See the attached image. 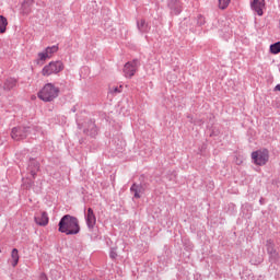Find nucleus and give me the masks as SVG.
<instances>
[{
    "label": "nucleus",
    "mask_w": 280,
    "mask_h": 280,
    "mask_svg": "<svg viewBox=\"0 0 280 280\" xmlns=\"http://www.w3.org/2000/svg\"><path fill=\"white\" fill-rule=\"evenodd\" d=\"M82 231L80 220L71 214L61 217L58 223V232L65 235H78Z\"/></svg>",
    "instance_id": "f257e3e1"
},
{
    "label": "nucleus",
    "mask_w": 280,
    "mask_h": 280,
    "mask_svg": "<svg viewBox=\"0 0 280 280\" xmlns=\"http://www.w3.org/2000/svg\"><path fill=\"white\" fill-rule=\"evenodd\" d=\"M38 132V126L30 125V126H19L13 127L11 130V137L14 141H23V139H27V137L32 135H36Z\"/></svg>",
    "instance_id": "f03ea898"
},
{
    "label": "nucleus",
    "mask_w": 280,
    "mask_h": 280,
    "mask_svg": "<svg viewBox=\"0 0 280 280\" xmlns=\"http://www.w3.org/2000/svg\"><path fill=\"white\" fill-rule=\"evenodd\" d=\"M58 95H60V88H57L54 83H46L37 93L42 102H54Z\"/></svg>",
    "instance_id": "7ed1b4c3"
},
{
    "label": "nucleus",
    "mask_w": 280,
    "mask_h": 280,
    "mask_svg": "<svg viewBox=\"0 0 280 280\" xmlns=\"http://www.w3.org/2000/svg\"><path fill=\"white\" fill-rule=\"evenodd\" d=\"M77 126L79 130H83V133L92 139H95V137L100 135V127H97L95 120L93 119H86L84 122L77 119Z\"/></svg>",
    "instance_id": "20e7f679"
},
{
    "label": "nucleus",
    "mask_w": 280,
    "mask_h": 280,
    "mask_svg": "<svg viewBox=\"0 0 280 280\" xmlns=\"http://www.w3.org/2000/svg\"><path fill=\"white\" fill-rule=\"evenodd\" d=\"M84 219L90 233H92V240H97V237H100V231L95 229V224H97V217H95L93 208H88V212L84 213Z\"/></svg>",
    "instance_id": "39448f33"
},
{
    "label": "nucleus",
    "mask_w": 280,
    "mask_h": 280,
    "mask_svg": "<svg viewBox=\"0 0 280 280\" xmlns=\"http://www.w3.org/2000/svg\"><path fill=\"white\" fill-rule=\"evenodd\" d=\"M270 159V151L268 149H259L252 152V161L254 165H258L259 167L266 165Z\"/></svg>",
    "instance_id": "423d86ee"
},
{
    "label": "nucleus",
    "mask_w": 280,
    "mask_h": 280,
    "mask_svg": "<svg viewBox=\"0 0 280 280\" xmlns=\"http://www.w3.org/2000/svg\"><path fill=\"white\" fill-rule=\"evenodd\" d=\"M65 70V63L62 61H50L42 70V75L49 78V75L58 74L60 71Z\"/></svg>",
    "instance_id": "0eeeda50"
},
{
    "label": "nucleus",
    "mask_w": 280,
    "mask_h": 280,
    "mask_svg": "<svg viewBox=\"0 0 280 280\" xmlns=\"http://www.w3.org/2000/svg\"><path fill=\"white\" fill-rule=\"evenodd\" d=\"M140 67H141V61L137 58L131 61H127L122 69V72L125 73V78H128L129 80L131 78H135V73H137Z\"/></svg>",
    "instance_id": "6e6552de"
},
{
    "label": "nucleus",
    "mask_w": 280,
    "mask_h": 280,
    "mask_svg": "<svg viewBox=\"0 0 280 280\" xmlns=\"http://www.w3.org/2000/svg\"><path fill=\"white\" fill-rule=\"evenodd\" d=\"M267 255L269 256L270 264H277L279 261V252L275 248V241L269 238L266 241Z\"/></svg>",
    "instance_id": "1a4fd4ad"
},
{
    "label": "nucleus",
    "mask_w": 280,
    "mask_h": 280,
    "mask_svg": "<svg viewBox=\"0 0 280 280\" xmlns=\"http://www.w3.org/2000/svg\"><path fill=\"white\" fill-rule=\"evenodd\" d=\"M130 194L132 195V200L141 199V196L145 194V184L133 183L130 186Z\"/></svg>",
    "instance_id": "9d476101"
},
{
    "label": "nucleus",
    "mask_w": 280,
    "mask_h": 280,
    "mask_svg": "<svg viewBox=\"0 0 280 280\" xmlns=\"http://www.w3.org/2000/svg\"><path fill=\"white\" fill-rule=\"evenodd\" d=\"M167 8L172 16H178L183 12V2L180 0H167Z\"/></svg>",
    "instance_id": "9b49d317"
},
{
    "label": "nucleus",
    "mask_w": 280,
    "mask_h": 280,
    "mask_svg": "<svg viewBox=\"0 0 280 280\" xmlns=\"http://www.w3.org/2000/svg\"><path fill=\"white\" fill-rule=\"evenodd\" d=\"M33 179H36L38 172H40V163L34 158H30L27 167Z\"/></svg>",
    "instance_id": "f8f14e48"
},
{
    "label": "nucleus",
    "mask_w": 280,
    "mask_h": 280,
    "mask_svg": "<svg viewBox=\"0 0 280 280\" xmlns=\"http://www.w3.org/2000/svg\"><path fill=\"white\" fill-rule=\"evenodd\" d=\"M250 8L258 16H264V8H266V0H253Z\"/></svg>",
    "instance_id": "ddd939ff"
},
{
    "label": "nucleus",
    "mask_w": 280,
    "mask_h": 280,
    "mask_svg": "<svg viewBox=\"0 0 280 280\" xmlns=\"http://www.w3.org/2000/svg\"><path fill=\"white\" fill-rule=\"evenodd\" d=\"M16 86H19V79L16 78H12V77H9L4 80V83H3V91H13V89H16Z\"/></svg>",
    "instance_id": "4468645a"
},
{
    "label": "nucleus",
    "mask_w": 280,
    "mask_h": 280,
    "mask_svg": "<svg viewBox=\"0 0 280 280\" xmlns=\"http://www.w3.org/2000/svg\"><path fill=\"white\" fill-rule=\"evenodd\" d=\"M35 223L38 226H47L49 224V214L47 211H43L39 217H35Z\"/></svg>",
    "instance_id": "2eb2a0df"
},
{
    "label": "nucleus",
    "mask_w": 280,
    "mask_h": 280,
    "mask_svg": "<svg viewBox=\"0 0 280 280\" xmlns=\"http://www.w3.org/2000/svg\"><path fill=\"white\" fill-rule=\"evenodd\" d=\"M34 8V0H24L22 3V14H31Z\"/></svg>",
    "instance_id": "dca6fc26"
},
{
    "label": "nucleus",
    "mask_w": 280,
    "mask_h": 280,
    "mask_svg": "<svg viewBox=\"0 0 280 280\" xmlns=\"http://www.w3.org/2000/svg\"><path fill=\"white\" fill-rule=\"evenodd\" d=\"M11 266L13 268H16V266H19V259H21V256H19V249L18 248H13L11 252Z\"/></svg>",
    "instance_id": "f3484780"
},
{
    "label": "nucleus",
    "mask_w": 280,
    "mask_h": 280,
    "mask_svg": "<svg viewBox=\"0 0 280 280\" xmlns=\"http://www.w3.org/2000/svg\"><path fill=\"white\" fill-rule=\"evenodd\" d=\"M137 26L139 32H141L142 34H145L148 30H150V27H148V23H145V20L138 21Z\"/></svg>",
    "instance_id": "a211bd4d"
},
{
    "label": "nucleus",
    "mask_w": 280,
    "mask_h": 280,
    "mask_svg": "<svg viewBox=\"0 0 280 280\" xmlns=\"http://www.w3.org/2000/svg\"><path fill=\"white\" fill-rule=\"evenodd\" d=\"M269 51L270 54H272L273 56H277L278 54H280V40L276 42L273 44H271L269 46Z\"/></svg>",
    "instance_id": "6ab92c4d"
},
{
    "label": "nucleus",
    "mask_w": 280,
    "mask_h": 280,
    "mask_svg": "<svg viewBox=\"0 0 280 280\" xmlns=\"http://www.w3.org/2000/svg\"><path fill=\"white\" fill-rule=\"evenodd\" d=\"M5 30H8V19L0 15V34H5Z\"/></svg>",
    "instance_id": "aec40b11"
},
{
    "label": "nucleus",
    "mask_w": 280,
    "mask_h": 280,
    "mask_svg": "<svg viewBox=\"0 0 280 280\" xmlns=\"http://www.w3.org/2000/svg\"><path fill=\"white\" fill-rule=\"evenodd\" d=\"M46 54H48V56H50L51 58V55L52 54H56L58 51V45H54V46H48L46 49H45Z\"/></svg>",
    "instance_id": "412c9836"
},
{
    "label": "nucleus",
    "mask_w": 280,
    "mask_h": 280,
    "mask_svg": "<svg viewBox=\"0 0 280 280\" xmlns=\"http://www.w3.org/2000/svg\"><path fill=\"white\" fill-rule=\"evenodd\" d=\"M196 23L199 27H202V25H205V23H207V20L203 18L202 14L197 15L196 18Z\"/></svg>",
    "instance_id": "4be33fe9"
},
{
    "label": "nucleus",
    "mask_w": 280,
    "mask_h": 280,
    "mask_svg": "<svg viewBox=\"0 0 280 280\" xmlns=\"http://www.w3.org/2000/svg\"><path fill=\"white\" fill-rule=\"evenodd\" d=\"M229 3H231V0H219L220 10H226V8H229Z\"/></svg>",
    "instance_id": "5701e85b"
},
{
    "label": "nucleus",
    "mask_w": 280,
    "mask_h": 280,
    "mask_svg": "<svg viewBox=\"0 0 280 280\" xmlns=\"http://www.w3.org/2000/svg\"><path fill=\"white\" fill-rule=\"evenodd\" d=\"M109 257L115 260L117 259V246L109 247Z\"/></svg>",
    "instance_id": "b1692460"
},
{
    "label": "nucleus",
    "mask_w": 280,
    "mask_h": 280,
    "mask_svg": "<svg viewBox=\"0 0 280 280\" xmlns=\"http://www.w3.org/2000/svg\"><path fill=\"white\" fill-rule=\"evenodd\" d=\"M38 58H39V60L45 61L48 58H51V56L46 50H44L43 52L38 54Z\"/></svg>",
    "instance_id": "393cba45"
},
{
    "label": "nucleus",
    "mask_w": 280,
    "mask_h": 280,
    "mask_svg": "<svg viewBox=\"0 0 280 280\" xmlns=\"http://www.w3.org/2000/svg\"><path fill=\"white\" fill-rule=\"evenodd\" d=\"M210 137H220V129L217 127H211Z\"/></svg>",
    "instance_id": "a878e982"
},
{
    "label": "nucleus",
    "mask_w": 280,
    "mask_h": 280,
    "mask_svg": "<svg viewBox=\"0 0 280 280\" xmlns=\"http://www.w3.org/2000/svg\"><path fill=\"white\" fill-rule=\"evenodd\" d=\"M121 89H124V86H115L112 91V93H115V95H117V93H121Z\"/></svg>",
    "instance_id": "bb28decb"
},
{
    "label": "nucleus",
    "mask_w": 280,
    "mask_h": 280,
    "mask_svg": "<svg viewBox=\"0 0 280 280\" xmlns=\"http://www.w3.org/2000/svg\"><path fill=\"white\" fill-rule=\"evenodd\" d=\"M38 280H49V278L47 277V273L42 272V273L39 275Z\"/></svg>",
    "instance_id": "cd10ccee"
},
{
    "label": "nucleus",
    "mask_w": 280,
    "mask_h": 280,
    "mask_svg": "<svg viewBox=\"0 0 280 280\" xmlns=\"http://www.w3.org/2000/svg\"><path fill=\"white\" fill-rule=\"evenodd\" d=\"M280 93V83L273 88V93Z\"/></svg>",
    "instance_id": "c85d7f7f"
},
{
    "label": "nucleus",
    "mask_w": 280,
    "mask_h": 280,
    "mask_svg": "<svg viewBox=\"0 0 280 280\" xmlns=\"http://www.w3.org/2000/svg\"><path fill=\"white\" fill-rule=\"evenodd\" d=\"M110 244H113V240L106 238V245H107V246H110Z\"/></svg>",
    "instance_id": "c756f323"
},
{
    "label": "nucleus",
    "mask_w": 280,
    "mask_h": 280,
    "mask_svg": "<svg viewBox=\"0 0 280 280\" xmlns=\"http://www.w3.org/2000/svg\"><path fill=\"white\" fill-rule=\"evenodd\" d=\"M70 110H71V113H75L78 110V108L74 105Z\"/></svg>",
    "instance_id": "7c9ffc66"
},
{
    "label": "nucleus",
    "mask_w": 280,
    "mask_h": 280,
    "mask_svg": "<svg viewBox=\"0 0 280 280\" xmlns=\"http://www.w3.org/2000/svg\"><path fill=\"white\" fill-rule=\"evenodd\" d=\"M3 85L0 83V95H2Z\"/></svg>",
    "instance_id": "2f4dec72"
},
{
    "label": "nucleus",
    "mask_w": 280,
    "mask_h": 280,
    "mask_svg": "<svg viewBox=\"0 0 280 280\" xmlns=\"http://www.w3.org/2000/svg\"><path fill=\"white\" fill-rule=\"evenodd\" d=\"M32 185H34V180H31V182L28 183V187H32Z\"/></svg>",
    "instance_id": "473e14b6"
},
{
    "label": "nucleus",
    "mask_w": 280,
    "mask_h": 280,
    "mask_svg": "<svg viewBox=\"0 0 280 280\" xmlns=\"http://www.w3.org/2000/svg\"><path fill=\"white\" fill-rule=\"evenodd\" d=\"M264 200L265 199L262 197L259 199L260 205H264Z\"/></svg>",
    "instance_id": "72a5a7b5"
},
{
    "label": "nucleus",
    "mask_w": 280,
    "mask_h": 280,
    "mask_svg": "<svg viewBox=\"0 0 280 280\" xmlns=\"http://www.w3.org/2000/svg\"><path fill=\"white\" fill-rule=\"evenodd\" d=\"M188 119H191V116H188Z\"/></svg>",
    "instance_id": "f704fd0d"
}]
</instances>
